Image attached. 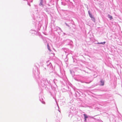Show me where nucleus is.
<instances>
[{
    "label": "nucleus",
    "instance_id": "obj_5",
    "mask_svg": "<svg viewBox=\"0 0 122 122\" xmlns=\"http://www.w3.org/2000/svg\"><path fill=\"white\" fill-rule=\"evenodd\" d=\"M105 43V42H101V43H98V44H104Z\"/></svg>",
    "mask_w": 122,
    "mask_h": 122
},
{
    "label": "nucleus",
    "instance_id": "obj_6",
    "mask_svg": "<svg viewBox=\"0 0 122 122\" xmlns=\"http://www.w3.org/2000/svg\"><path fill=\"white\" fill-rule=\"evenodd\" d=\"M47 47H48V50H50V51L51 50L50 49V46H49V44H48L47 45Z\"/></svg>",
    "mask_w": 122,
    "mask_h": 122
},
{
    "label": "nucleus",
    "instance_id": "obj_7",
    "mask_svg": "<svg viewBox=\"0 0 122 122\" xmlns=\"http://www.w3.org/2000/svg\"><path fill=\"white\" fill-rule=\"evenodd\" d=\"M88 14H89V15H90V14H91L90 13V12L89 11H88Z\"/></svg>",
    "mask_w": 122,
    "mask_h": 122
},
{
    "label": "nucleus",
    "instance_id": "obj_3",
    "mask_svg": "<svg viewBox=\"0 0 122 122\" xmlns=\"http://www.w3.org/2000/svg\"><path fill=\"white\" fill-rule=\"evenodd\" d=\"M101 83V85L102 86H103L104 85V81L101 80L100 81Z\"/></svg>",
    "mask_w": 122,
    "mask_h": 122
},
{
    "label": "nucleus",
    "instance_id": "obj_4",
    "mask_svg": "<svg viewBox=\"0 0 122 122\" xmlns=\"http://www.w3.org/2000/svg\"><path fill=\"white\" fill-rule=\"evenodd\" d=\"M108 17L109 18H110V20H111L112 19V16L110 15H108Z\"/></svg>",
    "mask_w": 122,
    "mask_h": 122
},
{
    "label": "nucleus",
    "instance_id": "obj_8",
    "mask_svg": "<svg viewBox=\"0 0 122 122\" xmlns=\"http://www.w3.org/2000/svg\"><path fill=\"white\" fill-rule=\"evenodd\" d=\"M90 83V82H89V83Z\"/></svg>",
    "mask_w": 122,
    "mask_h": 122
},
{
    "label": "nucleus",
    "instance_id": "obj_1",
    "mask_svg": "<svg viewBox=\"0 0 122 122\" xmlns=\"http://www.w3.org/2000/svg\"><path fill=\"white\" fill-rule=\"evenodd\" d=\"M89 15L90 17L92 19V20L94 21H95V19L92 16V14H90Z\"/></svg>",
    "mask_w": 122,
    "mask_h": 122
},
{
    "label": "nucleus",
    "instance_id": "obj_2",
    "mask_svg": "<svg viewBox=\"0 0 122 122\" xmlns=\"http://www.w3.org/2000/svg\"><path fill=\"white\" fill-rule=\"evenodd\" d=\"M83 115L84 116V119H85V121H86V118H87L88 117L85 114H83Z\"/></svg>",
    "mask_w": 122,
    "mask_h": 122
}]
</instances>
